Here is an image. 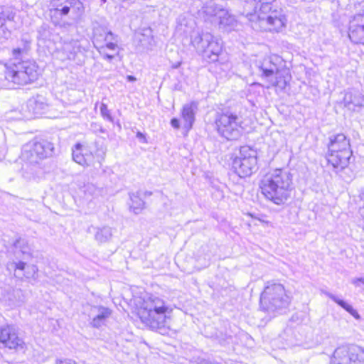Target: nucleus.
I'll use <instances>...</instances> for the list:
<instances>
[{
	"label": "nucleus",
	"instance_id": "c85d7f7f",
	"mask_svg": "<svg viewBox=\"0 0 364 364\" xmlns=\"http://www.w3.org/2000/svg\"><path fill=\"white\" fill-rule=\"evenodd\" d=\"M73 159L76 163L82 166H87V159L82 151V146L80 144H76L73 149Z\"/></svg>",
	"mask_w": 364,
	"mask_h": 364
},
{
	"label": "nucleus",
	"instance_id": "0eeeda50",
	"mask_svg": "<svg viewBox=\"0 0 364 364\" xmlns=\"http://www.w3.org/2000/svg\"><path fill=\"white\" fill-rule=\"evenodd\" d=\"M257 151L248 146H241L232 161V168L240 177L251 176L257 169Z\"/></svg>",
	"mask_w": 364,
	"mask_h": 364
},
{
	"label": "nucleus",
	"instance_id": "ddd939ff",
	"mask_svg": "<svg viewBox=\"0 0 364 364\" xmlns=\"http://www.w3.org/2000/svg\"><path fill=\"white\" fill-rule=\"evenodd\" d=\"M353 151H346L333 154H326V159L328 164L331 166L333 171L338 173L343 171L350 164V159L352 156Z\"/></svg>",
	"mask_w": 364,
	"mask_h": 364
},
{
	"label": "nucleus",
	"instance_id": "39448f33",
	"mask_svg": "<svg viewBox=\"0 0 364 364\" xmlns=\"http://www.w3.org/2000/svg\"><path fill=\"white\" fill-rule=\"evenodd\" d=\"M203 17L205 21L218 24L219 28L226 31L233 30L237 21L229 11L223 6L209 2L203 7Z\"/></svg>",
	"mask_w": 364,
	"mask_h": 364
},
{
	"label": "nucleus",
	"instance_id": "37998d69",
	"mask_svg": "<svg viewBox=\"0 0 364 364\" xmlns=\"http://www.w3.org/2000/svg\"><path fill=\"white\" fill-rule=\"evenodd\" d=\"M136 137H137L138 139H144V134H143L141 132H138L136 133Z\"/></svg>",
	"mask_w": 364,
	"mask_h": 364
},
{
	"label": "nucleus",
	"instance_id": "72a5a7b5",
	"mask_svg": "<svg viewBox=\"0 0 364 364\" xmlns=\"http://www.w3.org/2000/svg\"><path fill=\"white\" fill-rule=\"evenodd\" d=\"M83 191L85 195L91 196H96L100 193V190L92 183L85 185Z\"/></svg>",
	"mask_w": 364,
	"mask_h": 364
},
{
	"label": "nucleus",
	"instance_id": "412c9836",
	"mask_svg": "<svg viewBox=\"0 0 364 364\" xmlns=\"http://www.w3.org/2000/svg\"><path fill=\"white\" fill-rule=\"evenodd\" d=\"M28 109L35 114H41L48 108L47 99L42 95L31 97L27 102Z\"/></svg>",
	"mask_w": 364,
	"mask_h": 364
},
{
	"label": "nucleus",
	"instance_id": "c9c22d12",
	"mask_svg": "<svg viewBox=\"0 0 364 364\" xmlns=\"http://www.w3.org/2000/svg\"><path fill=\"white\" fill-rule=\"evenodd\" d=\"M13 18L11 14L4 11L0 12V27L3 28L6 20H11Z\"/></svg>",
	"mask_w": 364,
	"mask_h": 364
},
{
	"label": "nucleus",
	"instance_id": "49530a36",
	"mask_svg": "<svg viewBox=\"0 0 364 364\" xmlns=\"http://www.w3.org/2000/svg\"><path fill=\"white\" fill-rule=\"evenodd\" d=\"M100 132H102V133H104V132H105V130H104L103 129H100Z\"/></svg>",
	"mask_w": 364,
	"mask_h": 364
},
{
	"label": "nucleus",
	"instance_id": "7c9ffc66",
	"mask_svg": "<svg viewBox=\"0 0 364 364\" xmlns=\"http://www.w3.org/2000/svg\"><path fill=\"white\" fill-rule=\"evenodd\" d=\"M348 36L351 42L356 44H364V32L360 26L350 29Z\"/></svg>",
	"mask_w": 364,
	"mask_h": 364
},
{
	"label": "nucleus",
	"instance_id": "4468645a",
	"mask_svg": "<svg viewBox=\"0 0 364 364\" xmlns=\"http://www.w3.org/2000/svg\"><path fill=\"white\" fill-rule=\"evenodd\" d=\"M352 151L349 139L345 134H338L330 137L327 154Z\"/></svg>",
	"mask_w": 364,
	"mask_h": 364
},
{
	"label": "nucleus",
	"instance_id": "f3484780",
	"mask_svg": "<svg viewBox=\"0 0 364 364\" xmlns=\"http://www.w3.org/2000/svg\"><path fill=\"white\" fill-rule=\"evenodd\" d=\"M112 311L102 306H94L91 308L90 317L92 318L91 325L95 328H100L105 325L107 319L110 316Z\"/></svg>",
	"mask_w": 364,
	"mask_h": 364
},
{
	"label": "nucleus",
	"instance_id": "6e6552de",
	"mask_svg": "<svg viewBox=\"0 0 364 364\" xmlns=\"http://www.w3.org/2000/svg\"><path fill=\"white\" fill-rule=\"evenodd\" d=\"M329 364H364V348L353 344L341 345L334 350Z\"/></svg>",
	"mask_w": 364,
	"mask_h": 364
},
{
	"label": "nucleus",
	"instance_id": "c756f323",
	"mask_svg": "<svg viewBox=\"0 0 364 364\" xmlns=\"http://www.w3.org/2000/svg\"><path fill=\"white\" fill-rule=\"evenodd\" d=\"M8 243L11 245V247L14 250L16 254L21 253L25 255L28 252L29 249L24 239L18 237L11 242H8Z\"/></svg>",
	"mask_w": 364,
	"mask_h": 364
},
{
	"label": "nucleus",
	"instance_id": "dca6fc26",
	"mask_svg": "<svg viewBox=\"0 0 364 364\" xmlns=\"http://www.w3.org/2000/svg\"><path fill=\"white\" fill-rule=\"evenodd\" d=\"M212 35L209 32H200L199 31H194L191 35V42L193 46L196 49L198 53L203 55V52L207 48L208 43L213 41Z\"/></svg>",
	"mask_w": 364,
	"mask_h": 364
},
{
	"label": "nucleus",
	"instance_id": "a18cd8bd",
	"mask_svg": "<svg viewBox=\"0 0 364 364\" xmlns=\"http://www.w3.org/2000/svg\"><path fill=\"white\" fill-rule=\"evenodd\" d=\"M283 84H284L283 87H285V85H286V81L285 80H284Z\"/></svg>",
	"mask_w": 364,
	"mask_h": 364
},
{
	"label": "nucleus",
	"instance_id": "cd10ccee",
	"mask_svg": "<svg viewBox=\"0 0 364 364\" xmlns=\"http://www.w3.org/2000/svg\"><path fill=\"white\" fill-rule=\"evenodd\" d=\"M112 236V229L109 227L105 226L102 228H97L95 234V240L103 243L109 241Z\"/></svg>",
	"mask_w": 364,
	"mask_h": 364
},
{
	"label": "nucleus",
	"instance_id": "a19ab883",
	"mask_svg": "<svg viewBox=\"0 0 364 364\" xmlns=\"http://www.w3.org/2000/svg\"><path fill=\"white\" fill-rule=\"evenodd\" d=\"M269 82H270V84L272 86L280 87V85H279L280 81L278 80L277 77H276L274 80H273V79L270 80Z\"/></svg>",
	"mask_w": 364,
	"mask_h": 364
},
{
	"label": "nucleus",
	"instance_id": "20e7f679",
	"mask_svg": "<svg viewBox=\"0 0 364 364\" xmlns=\"http://www.w3.org/2000/svg\"><path fill=\"white\" fill-rule=\"evenodd\" d=\"M289 303L290 298L281 284H268L260 295V308L269 314L287 309Z\"/></svg>",
	"mask_w": 364,
	"mask_h": 364
},
{
	"label": "nucleus",
	"instance_id": "7ed1b4c3",
	"mask_svg": "<svg viewBox=\"0 0 364 364\" xmlns=\"http://www.w3.org/2000/svg\"><path fill=\"white\" fill-rule=\"evenodd\" d=\"M218 134L227 140H237L241 134V117L231 107H224L217 112L215 118Z\"/></svg>",
	"mask_w": 364,
	"mask_h": 364
},
{
	"label": "nucleus",
	"instance_id": "a878e982",
	"mask_svg": "<svg viewBox=\"0 0 364 364\" xmlns=\"http://www.w3.org/2000/svg\"><path fill=\"white\" fill-rule=\"evenodd\" d=\"M62 51L65 55V57L63 58V60L74 59L75 54L79 51L78 42L73 40L69 42H65L62 46Z\"/></svg>",
	"mask_w": 364,
	"mask_h": 364
},
{
	"label": "nucleus",
	"instance_id": "423d86ee",
	"mask_svg": "<svg viewBox=\"0 0 364 364\" xmlns=\"http://www.w3.org/2000/svg\"><path fill=\"white\" fill-rule=\"evenodd\" d=\"M257 3L260 4L259 9L260 14H267L266 17L259 15L258 18L262 21H266L269 25L270 31L278 32L285 26L287 18L283 9L277 4V0L257 1Z\"/></svg>",
	"mask_w": 364,
	"mask_h": 364
},
{
	"label": "nucleus",
	"instance_id": "f257e3e1",
	"mask_svg": "<svg viewBox=\"0 0 364 364\" xmlns=\"http://www.w3.org/2000/svg\"><path fill=\"white\" fill-rule=\"evenodd\" d=\"M292 175L283 168H277L264 175L259 188L265 198L276 205L284 204L292 190Z\"/></svg>",
	"mask_w": 364,
	"mask_h": 364
},
{
	"label": "nucleus",
	"instance_id": "4be33fe9",
	"mask_svg": "<svg viewBox=\"0 0 364 364\" xmlns=\"http://www.w3.org/2000/svg\"><path fill=\"white\" fill-rule=\"evenodd\" d=\"M150 192L137 191L136 193H129L130 203L129 209L135 214H139L144 208V198L148 195L150 196Z\"/></svg>",
	"mask_w": 364,
	"mask_h": 364
},
{
	"label": "nucleus",
	"instance_id": "5701e85b",
	"mask_svg": "<svg viewBox=\"0 0 364 364\" xmlns=\"http://www.w3.org/2000/svg\"><path fill=\"white\" fill-rule=\"evenodd\" d=\"M76 3V0H53L54 15L66 16L70 9Z\"/></svg>",
	"mask_w": 364,
	"mask_h": 364
},
{
	"label": "nucleus",
	"instance_id": "79ce46f5",
	"mask_svg": "<svg viewBox=\"0 0 364 364\" xmlns=\"http://www.w3.org/2000/svg\"><path fill=\"white\" fill-rule=\"evenodd\" d=\"M127 80L129 82H135L136 80V78L133 75H127Z\"/></svg>",
	"mask_w": 364,
	"mask_h": 364
},
{
	"label": "nucleus",
	"instance_id": "9d476101",
	"mask_svg": "<svg viewBox=\"0 0 364 364\" xmlns=\"http://www.w3.org/2000/svg\"><path fill=\"white\" fill-rule=\"evenodd\" d=\"M0 343L5 348L15 350H24L26 343L18 335L16 328L12 325H4L0 327Z\"/></svg>",
	"mask_w": 364,
	"mask_h": 364
},
{
	"label": "nucleus",
	"instance_id": "f03ea898",
	"mask_svg": "<svg viewBox=\"0 0 364 364\" xmlns=\"http://www.w3.org/2000/svg\"><path fill=\"white\" fill-rule=\"evenodd\" d=\"M37 76L35 63L30 60L14 63L5 68L4 78H0V88L13 89L14 85H27L36 80Z\"/></svg>",
	"mask_w": 364,
	"mask_h": 364
},
{
	"label": "nucleus",
	"instance_id": "a211bd4d",
	"mask_svg": "<svg viewBox=\"0 0 364 364\" xmlns=\"http://www.w3.org/2000/svg\"><path fill=\"white\" fill-rule=\"evenodd\" d=\"M281 64L282 59L277 55L265 58L260 65V69L262 71V76L270 77L274 74H278Z\"/></svg>",
	"mask_w": 364,
	"mask_h": 364
},
{
	"label": "nucleus",
	"instance_id": "1a4fd4ad",
	"mask_svg": "<svg viewBox=\"0 0 364 364\" xmlns=\"http://www.w3.org/2000/svg\"><path fill=\"white\" fill-rule=\"evenodd\" d=\"M53 144L46 140L31 141L23 146L22 156L31 164H38L40 161L52 156Z\"/></svg>",
	"mask_w": 364,
	"mask_h": 364
},
{
	"label": "nucleus",
	"instance_id": "393cba45",
	"mask_svg": "<svg viewBox=\"0 0 364 364\" xmlns=\"http://www.w3.org/2000/svg\"><path fill=\"white\" fill-rule=\"evenodd\" d=\"M101 35H98V30L94 31V40L93 43L95 47L99 50L100 53H105L106 48L112 51H115L118 48V41H109L105 44H102V41L100 38Z\"/></svg>",
	"mask_w": 364,
	"mask_h": 364
},
{
	"label": "nucleus",
	"instance_id": "de8ad7c7",
	"mask_svg": "<svg viewBox=\"0 0 364 364\" xmlns=\"http://www.w3.org/2000/svg\"><path fill=\"white\" fill-rule=\"evenodd\" d=\"M102 1L103 3H105V2H106V0H102Z\"/></svg>",
	"mask_w": 364,
	"mask_h": 364
},
{
	"label": "nucleus",
	"instance_id": "9b49d317",
	"mask_svg": "<svg viewBox=\"0 0 364 364\" xmlns=\"http://www.w3.org/2000/svg\"><path fill=\"white\" fill-rule=\"evenodd\" d=\"M139 315L141 321L153 330L159 328V306H157L155 300L151 298L144 300Z\"/></svg>",
	"mask_w": 364,
	"mask_h": 364
},
{
	"label": "nucleus",
	"instance_id": "473e14b6",
	"mask_svg": "<svg viewBox=\"0 0 364 364\" xmlns=\"http://www.w3.org/2000/svg\"><path fill=\"white\" fill-rule=\"evenodd\" d=\"M98 30V35H101L100 38L102 41V42L105 43H108L109 41H118L117 36H115L113 33L111 31H103V34L100 33V30Z\"/></svg>",
	"mask_w": 364,
	"mask_h": 364
},
{
	"label": "nucleus",
	"instance_id": "2eb2a0df",
	"mask_svg": "<svg viewBox=\"0 0 364 364\" xmlns=\"http://www.w3.org/2000/svg\"><path fill=\"white\" fill-rule=\"evenodd\" d=\"M345 107L352 112H359L364 105V96L358 91L348 90L343 97Z\"/></svg>",
	"mask_w": 364,
	"mask_h": 364
},
{
	"label": "nucleus",
	"instance_id": "58836bf2",
	"mask_svg": "<svg viewBox=\"0 0 364 364\" xmlns=\"http://www.w3.org/2000/svg\"><path fill=\"white\" fill-rule=\"evenodd\" d=\"M101 54H103V58L107 60L109 62H111L112 59L114 58V55L107 53H102Z\"/></svg>",
	"mask_w": 364,
	"mask_h": 364
},
{
	"label": "nucleus",
	"instance_id": "b1692460",
	"mask_svg": "<svg viewBox=\"0 0 364 364\" xmlns=\"http://www.w3.org/2000/svg\"><path fill=\"white\" fill-rule=\"evenodd\" d=\"M161 315L164 314V318L162 321L163 325H161V335L165 334H174L175 331L173 329V325L171 324V318L170 316V311H168V308L164 306H161Z\"/></svg>",
	"mask_w": 364,
	"mask_h": 364
},
{
	"label": "nucleus",
	"instance_id": "c03bdc74",
	"mask_svg": "<svg viewBox=\"0 0 364 364\" xmlns=\"http://www.w3.org/2000/svg\"><path fill=\"white\" fill-rule=\"evenodd\" d=\"M361 215L364 218V208L363 210H361Z\"/></svg>",
	"mask_w": 364,
	"mask_h": 364
},
{
	"label": "nucleus",
	"instance_id": "6ab92c4d",
	"mask_svg": "<svg viewBox=\"0 0 364 364\" xmlns=\"http://www.w3.org/2000/svg\"><path fill=\"white\" fill-rule=\"evenodd\" d=\"M198 109V103L193 101L185 104L183 107L181 116L184 122V128L190 130L195 122V115Z\"/></svg>",
	"mask_w": 364,
	"mask_h": 364
},
{
	"label": "nucleus",
	"instance_id": "aec40b11",
	"mask_svg": "<svg viewBox=\"0 0 364 364\" xmlns=\"http://www.w3.org/2000/svg\"><path fill=\"white\" fill-rule=\"evenodd\" d=\"M222 52V45L220 40L213 36V41L208 43L207 48L203 53L204 60L209 63H214L218 60V57Z\"/></svg>",
	"mask_w": 364,
	"mask_h": 364
},
{
	"label": "nucleus",
	"instance_id": "2f4dec72",
	"mask_svg": "<svg viewBox=\"0 0 364 364\" xmlns=\"http://www.w3.org/2000/svg\"><path fill=\"white\" fill-rule=\"evenodd\" d=\"M21 42L23 45V48H16L13 50V55L16 60H18L21 55L26 53L30 48V41L26 38H22Z\"/></svg>",
	"mask_w": 364,
	"mask_h": 364
},
{
	"label": "nucleus",
	"instance_id": "bb28decb",
	"mask_svg": "<svg viewBox=\"0 0 364 364\" xmlns=\"http://www.w3.org/2000/svg\"><path fill=\"white\" fill-rule=\"evenodd\" d=\"M327 296L332 299L334 302L338 304L341 307L344 309L346 311H348L350 315H352L355 319H360V316L358 311L355 310L351 305L346 302L345 301L340 299L336 296L333 294L327 293Z\"/></svg>",
	"mask_w": 364,
	"mask_h": 364
},
{
	"label": "nucleus",
	"instance_id": "f704fd0d",
	"mask_svg": "<svg viewBox=\"0 0 364 364\" xmlns=\"http://www.w3.org/2000/svg\"><path fill=\"white\" fill-rule=\"evenodd\" d=\"M100 113L102 117L108 120L109 122H113V117L110 114V111L109 110L107 105L105 103H102L100 105Z\"/></svg>",
	"mask_w": 364,
	"mask_h": 364
},
{
	"label": "nucleus",
	"instance_id": "e433bc0d",
	"mask_svg": "<svg viewBox=\"0 0 364 364\" xmlns=\"http://www.w3.org/2000/svg\"><path fill=\"white\" fill-rule=\"evenodd\" d=\"M55 364H77L75 361L70 359L57 360Z\"/></svg>",
	"mask_w": 364,
	"mask_h": 364
},
{
	"label": "nucleus",
	"instance_id": "f8f14e48",
	"mask_svg": "<svg viewBox=\"0 0 364 364\" xmlns=\"http://www.w3.org/2000/svg\"><path fill=\"white\" fill-rule=\"evenodd\" d=\"M6 269L10 272H14V276L20 279H35L38 271L36 265L28 264L21 260L9 262L6 264Z\"/></svg>",
	"mask_w": 364,
	"mask_h": 364
},
{
	"label": "nucleus",
	"instance_id": "ea45409f",
	"mask_svg": "<svg viewBox=\"0 0 364 364\" xmlns=\"http://www.w3.org/2000/svg\"><path fill=\"white\" fill-rule=\"evenodd\" d=\"M171 124L173 127H174L176 129L179 128L180 123H179V120L178 119H177L176 118L172 119L171 121Z\"/></svg>",
	"mask_w": 364,
	"mask_h": 364
},
{
	"label": "nucleus",
	"instance_id": "4c0bfd02",
	"mask_svg": "<svg viewBox=\"0 0 364 364\" xmlns=\"http://www.w3.org/2000/svg\"><path fill=\"white\" fill-rule=\"evenodd\" d=\"M352 283L356 287H358L360 285V283L364 284V277L353 279L352 280Z\"/></svg>",
	"mask_w": 364,
	"mask_h": 364
}]
</instances>
